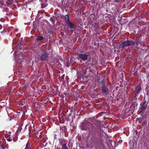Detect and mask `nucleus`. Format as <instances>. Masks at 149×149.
I'll list each match as a JSON object with an SVG mask.
<instances>
[{
	"instance_id": "obj_1",
	"label": "nucleus",
	"mask_w": 149,
	"mask_h": 149,
	"mask_svg": "<svg viewBox=\"0 0 149 149\" xmlns=\"http://www.w3.org/2000/svg\"><path fill=\"white\" fill-rule=\"evenodd\" d=\"M139 43V41H136L135 42L132 40H127L123 42H121L119 43V48L122 50H124L125 47L129 46H132L134 45L135 44L137 45Z\"/></svg>"
},
{
	"instance_id": "obj_2",
	"label": "nucleus",
	"mask_w": 149,
	"mask_h": 149,
	"mask_svg": "<svg viewBox=\"0 0 149 149\" xmlns=\"http://www.w3.org/2000/svg\"><path fill=\"white\" fill-rule=\"evenodd\" d=\"M101 83L102 84V93L107 95L108 94L109 92L107 85L103 81H102Z\"/></svg>"
},
{
	"instance_id": "obj_3",
	"label": "nucleus",
	"mask_w": 149,
	"mask_h": 149,
	"mask_svg": "<svg viewBox=\"0 0 149 149\" xmlns=\"http://www.w3.org/2000/svg\"><path fill=\"white\" fill-rule=\"evenodd\" d=\"M48 53L46 52L42 54H39L38 56V59L40 61L47 60L48 58Z\"/></svg>"
},
{
	"instance_id": "obj_4",
	"label": "nucleus",
	"mask_w": 149,
	"mask_h": 149,
	"mask_svg": "<svg viewBox=\"0 0 149 149\" xmlns=\"http://www.w3.org/2000/svg\"><path fill=\"white\" fill-rule=\"evenodd\" d=\"M41 7L42 8H44L47 6L48 3L47 0H40Z\"/></svg>"
},
{
	"instance_id": "obj_5",
	"label": "nucleus",
	"mask_w": 149,
	"mask_h": 149,
	"mask_svg": "<svg viewBox=\"0 0 149 149\" xmlns=\"http://www.w3.org/2000/svg\"><path fill=\"white\" fill-rule=\"evenodd\" d=\"M88 123H82L81 124V129L82 130H86L87 129V126Z\"/></svg>"
},
{
	"instance_id": "obj_6",
	"label": "nucleus",
	"mask_w": 149,
	"mask_h": 149,
	"mask_svg": "<svg viewBox=\"0 0 149 149\" xmlns=\"http://www.w3.org/2000/svg\"><path fill=\"white\" fill-rule=\"evenodd\" d=\"M79 57L83 61H86L87 60V56L85 54H81L79 56Z\"/></svg>"
},
{
	"instance_id": "obj_7",
	"label": "nucleus",
	"mask_w": 149,
	"mask_h": 149,
	"mask_svg": "<svg viewBox=\"0 0 149 149\" xmlns=\"http://www.w3.org/2000/svg\"><path fill=\"white\" fill-rule=\"evenodd\" d=\"M67 24L68 27L69 29H74L75 28V25L72 24L70 22L66 23Z\"/></svg>"
},
{
	"instance_id": "obj_8",
	"label": "nucleus",
	"mask_w": 149,
	"mask_h": 149,
	"mask_svg": "<svg viewBox=\"0 0 149 149\" xmlns=\"http://www.w3.org/2000/svg\"><path fill=\"white\" fill-rule=\"evenodd\" d=\"M147 106L146 104L144 103L141 102L140 104L141 109L143 111H145L146 108Z\"/></svg>"
},
{
	"instance_id": "obj_9",
	"label": "nucleus",
	"mask_w": 149,
	"mask_h": 149,
	"mask_svg": "<svg viewBox=\"0 0 149 149\" xmlns=\"http://www.w3.org/2000/svg\"><path fill=\"white\" fill-rule=\"evenodd\" d=\"M64 19L65 21V22L66 23L70 21V20L69 19V16L68 15H65L64 16Z\"/></svg>"
},
{
	"instance_id": "obj_10",
	"label": "nucleus",
	"mask_w": 149,
	"mask_h": 149,
	"mask_svg": "<svg viewBox=\"0 0 149 149\" xmlns=\"http://www.w3.org/2000/svg\"><path fill=\"white\" fill-rule=\"evenodd\" d=\"M44 38L42 36H38L36 37V40L37 41H39L44 39Z\"/></svg>"
},
{
	"instance_id": "obj_11",
	"label": "nucleus",
	"mask_w": 149,
	"mask_h": 149,
	"mask_svg": "<svg viewBox=\"0 0 149 149\" xmlns=\"http://www.w3.org/2000/svg\"><path fill=\"white\" fill-rule=\"evenodd\" d=\"M141 90V87L140 86H138L135 88V91L136 93H139Z\"/></svg>"
},
{
	"instance_id": "obj_12",
	"label": "nucleus",
	"mask_w": 149,
	"mask_h": 149,
	"mask_svg": "<svg viewBox=\"0 0 149 149\" xmlns=\"http://www.w3.org/2000/svg\"><path fill=\"white\" fill-rule=\"evenodd\" d=\"M13 2H12L10 0H8L6 3L7 6L8 7H10L12 5Z\"/></svg>"
},
{
	"instance_id": "obj_13",
	"label": "nucleus",
	"mask_w": 149,
	"mask_h": 149,
	"mask_svg": "<svg viewBox=\"0 0 149 149\" xmlns=\"http://www.w3.org/2000/svg\"><path fill=\"white\" fill-rule=\"evenodd\" d=\"M61 149H68V147L66 146V144H65L63 145Z\"/></svg>"
},
{
	"instance_id": "obj_14",
	"label": "nucleus",
	"mask_w": 149,
	"mask_h": 149,
	"mask_svg": "<svg viewBox=\"0 0 149 149\" xmlns=\"http://www.w3.org/2000/svg\"><path fill=\"white\" fill-rule=\"evenodd\" d=\"M74 58L73 57H71L70 59V63L71 64L74 61Z\"/></svg>"
},
{
	"instance_id": "obj_15",
	"label": "nucleus",
	"mask_w": 149,
	"mask_h": 149,
	"mask_svg": "<svg viewBox=\"0 0 149 149\" xmlns=\"http://www.w3.org/2000/svg\"><path fill=\"white\" fill-rule=\"evenodd\" d=\"M66 130V128L65 127H62L60 129V130H61L62 132H63V131H65Z\"/></svg>"
},
{
	"instance_id": "obj_16",
	"label": "nucleus",
	"mask_w": 149,
	"mask_h": 149,
	"mask_svg": "<svg viewBox=\"0 0 149 149\" xmlns=\"http://www.w3.org/2000/svg\"><path fill=\"white\" fill-rule=\"evenodd\" d=\"M30 147V145L28 143H27L26 144V149H29V148Z\"/></svg>"
},
{
	"instance_id": "obj_17",
	"label": "nucleus",
	"mask_w": 149,
	"mask_h": 149,
	"mask_svg": "<svg viewBox=\"0 0 149 149\" xmlns=\"http://www.w3.org/2000/svg\"><path fill=\"white\" fill-rule=\"evenodd\" d=\"M71 64L70 63V61H68V62H67V63H66V66L67 67H68L70 65V64Z\"/></svg>"
},
{
	"instance_id": "obj_18",
	"label": "nucleus",
	"mask_w": 149,
	"mask_h": 149,
	"mask_svg": "<svg viewBox=\"0 0 149 149\" xmlns=\"http://www.w3.org/2000/svg\"><path fill=\"white\" fill-rule=\"evenodd\" d=\"M21 129H22V128L20 127L18 128L17 130V132H20L21 130Z\"/></svg>"
},
{
	"instance_id": "obj_19",
	"label": "nucleus",
	"mask_w": 149,
	"mask_h": 149,
	"mask_svg": "<svg viewBox=\"0 0 149 149\" xmlns=\"http://www.w3.org/2000/svg\"><path fill=\"white\" fill-rule=\"evenodd\" d=\"M7 140L8 141H12V139L10 138H9L8 139H7Z\"/></svg>"
},
{
	"instance_id": "obj_20",
	"label": "nucleus",
	"mask_w": 149,
	"mask_h": 149,
	"mask_svg": "<svg viewBox=\"0 0 149 149\" xmlns=\"http://www.w3.org/2000/svg\"><path fill=\"white\" fill-rule=\"evenodd\" d=\"M27 126H29V130H30L29 127L31 126V125H30V124H27L26 126V128Z\"/></svg>"
},
{
	"instance_id": "obj_21",
	"label": "nucleus",
	"mask_w": 149,
	"mask_h": 149,
	"mask_svg": "<svg viewBox=\"0 0 149 149\" xmlns=\"http://www.w3.org/2000/svg\"><path fill=\"white\" fill-rule=\"evenodd\" d=\"M56 136H57L55 134L54 135V140L57 139Z\"/></svg>"
},
{
	"instance_id": "obj_22",
	"label": "nucleus",
	"mask_w": 149,
	"mask_h": 149,
	"mask_svg": "<svg viewBox=\"0 0 149 149\" xmlns=\"http://www.w3.org/2000/svg\"><path fill=\"white\" fill-rule=\"evenodd\" d=\"M6 32V31L5 30H3V31H1V33H5Z\"/></svg>"
},
{
	"instance_id": "obj_23",
	"label": "nucleus",
	"mask_w": 149,
	"mask_h": 149,
	"mask_svg": "<svg viewBox=\"0 0 149 149\" xmlns=\"http://www.w3.org/2000/svg\"><path fill=\"white\" fill-rule=\"evenodd\" d=\"M2 26L0 24V29H2Z\"/></svg>"
},
{
	"instance_id": "obj_24",
	"label": "nucleus",
	"mask_w": 149,
	"mask_h": 149,
	"mask_svg": "<svg viewBox=\"0 0 149 149\" xmlns=\"http://www.w3.org/2000/svg\"><path fill=\"white\" fill-rule=\"evenodd\" d=\"M50 20H51V21H53V18H52H52H50Z\"/></svg>"
},
{
	"instance_id": "obj_25",
	"label": "nucleus",
	"mask_w": 149,
	"mask_h": 149,
	"mask_svg": "<svg viewBox=\"0 0 149 149\" xmlns=\"http://www.w3.org/2000/svg\"><path fill=\"white\" fill-rule=\"evenodd\" d=\"M14 118L13 116V117H10V120L11 119H13Z\"/></svg>"
},
{
	"instance_id": "obj_26",
	"label": "nucleus",
	"mask_w": 149,
	"mask_h": 149,
	"mask_svg": "<svg viewBox=\"0 0 149 149\" xmlns=\"http://www.w3.org/2000/svg\"><path fill=\"white\" fill-rule=\"evenodd\" d=\"M136 98L135 97H134V99H133V100H136Z\"/></svg>"
},
{
	"instance_id": "obj_27",
	"label": "nucleus",
	"mask_w": 149,
	"mask_h": 149,
	"mask_svg": "<svg viewBox=\"0 0 149 149\" xmlns=\"http://www.w3.org/2000/svg\"><path fill=\"white\" fill-rule=\"evenodd\" d=\"M11 1H12V2H14V1L15 0H10Z\"/></svg>"
}]
</instances>
